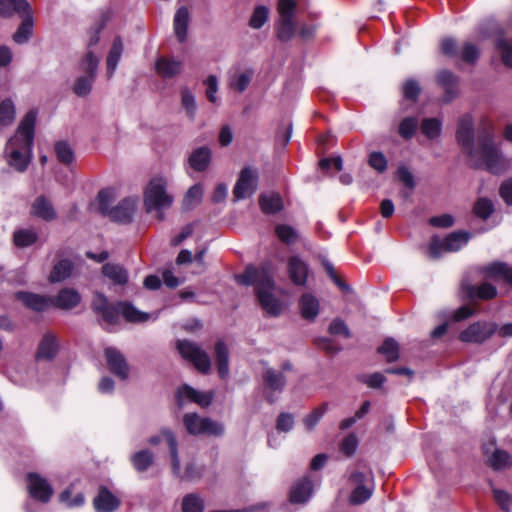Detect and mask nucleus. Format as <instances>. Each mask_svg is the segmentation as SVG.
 Here are the masks:
<instances>
[{
  "label": "nucleus",
  "mask_w": 512,
  "mask_h": 512,
  "mask_svg": "<svg viewBox=\"0 0 512 512\" xmlns=\"http://www.w3.org/2000/svg\"><path fill=\"white\" fill-rule=\"evenodd\" d=\"M456 140L467 154L471 166L486 169L496 175L504 173L510 167V160L503 155L491 131H479L475 139L474 121L470 114L459 118Z\"/></svg>",
  "instance_id": "1"
},
{
  "label": "nucleus",
  "mask_w": 512,
  "mask_h": 512,
  "mask_svg": "<svg viewBox=\"0 0 512 512\" xmlns=\"http://www.w3.org/2000/svg\"><path fill=\"white\" fill-rule=\"evenodd\" d=\"M37 112L30 110L21 120L17 131L6 144L8 164L19 172H24L32 158Z\"/></svg>",
  "instance_id": "2"
},
{
  "label": "nucleus",
  "mask_w": 512,
  "mask_h": 512,
  "mask_svg": "<svg viewBox=\"0 0 512 512\" xmlns=\"http://www.w3.org/2000/svg\"><path fill=\"white\" fill-rule=\"evenodd\" d=\"M238 283L255 287V292L263 310L271 315L278 316L282 311V304L273 295L274 280L271 268L264 264L260 267L249 265L245 271L235 276Z\"/></svg>",
  "instance_id": "3"
},
{
  "label": "nucleus",
  "mask_w": 512,
  "mask_h": 512,
  "mask_svg": "<svg viewBox=\"0 0 512 512\" xmlns=\"http://www.w3.org/2000/svg\"><path fill=\"white\" fill-rule=\"evenodd\" d=\"M93 311L101 316L108 324H115L122 315L128 322H145L149 319L147 313L137 310L127 302H119L115 305L108 302L107 297L101 292H95L91 302Z\"/></svg>",
  "instance_id": "4"
},
{
  "label": "nucleus",
  "mask_w": 512,
  "mask_h": 512,
  "mask_svg": "<svg viewBox=\"0 0 512 512\" xmlns=\"http://www.w3.org/2000/svg\"><path fill=\"white\" fill-rule=\"evenodd\" d=\"M168 181L163 176L150 179L144 190V206L147 212L156 211L157 217L162 220V211L172 206L174 197L167 191Z\"/></svg>",
  "instance_id": "5"
},
{
  "label": "nucleus",
  "mask_w": 512,
  "mask_h": 512,
  "mask_svg": "<svg viewBox=\"0 0 512 512\" xmlns=\"http://www.w3.org/2000/svg\"><path fill=\"white\" fill-rule=\"evenodd\" d=\"M293 371L290 361H285L279 369L266 367L262 372L263 396L270 404L275 403L285 389L287 373Z\"/></svg>",
  "instance_id": "6"
},
{
  "label": "nucleus",
  "mask_w": 512,
  "mask_h": 512,
  "mask_svg": "<svg viewBox=\"0 0 512 512\" xmlns=\"http://www.w3.org/2000/svg\"><path fill=\"white\" fill-rule=\"evenodd\" d=\"M297 3L295 0H279L277 11L279 19L275 23V32L277 39L281 42H288L296 33V23L294 21Z\"/></svg>",
  "instance_id": "7"
},
{
  "label": "nucleus",
  "mask_w": 512,
  "mask_h": 512,
  "mask_svg": "<svg viewBox=\"0 0 512 512\" xmlns=\"http://www.w3.org/2000/svg\"><path fill=\"white\" fill-rule=\"evenodd\" d=\"M111 191L101 190L98 193L99 207L104 213H108L110 218L116 222L128 223L132 220L136 202L132 198H125L117 206L109 210Z\"/></svg>",
  "instance_id": "8"
},
{
  "label": "nucleus",
  "mask_w": 512,
  "mask_h": 512,
  "mask_svg": "<svg viewBox=\"0 0 512 512\" xmlns=\"http://www.w3.org/2000/svg\"><path fill=\"white\" fill-rule=\"evenodd\" d=\"M99 58L91 51H88L80 62V69L85 73L79 76L73 86L74 93L79 97L87 96L97 76Z\"/></svg>",
  "instance_id": "9"
},
{
  "label": "nucleus",
  "mask_w": 512,
  "mask_h": 512,
  "mask_svg": "<svg viewBox=\"0 0 512 512\" xmlns=\"http://www.w3.org/2000/svg\"><path fill=\"white\" fill-rule=\"evenodd\" d=\"M469 238L470 234L464 231L452 232L444 239L434 236L429 244V255L438 259L443 252H457L468 243Z\"/></svg>",
  "instance_id": "10"
},
{
  "label": "nucleus",
  "mask_w": 512,
  "mask_h": 512,
  "mask_svg": "<svg viewBox=\"0 0 512 512\" xmlns=\"http://www.w3.org/2000/svg\"><path fill=\"white\" fill-rule=\"evenodd\" d=\"M162 433L166 438L169 448L173 475L181 480H194L199 478L201 476V469L194 463H189L185 468V472L182 473L176 437L171 430H163Z\"/></svg>",
  "instance_id": "11"
},
{
  "label": "nucleus",
  "mask_w": 512,
  "mask_h": 512,
  "mask_svg": "<svg viewBox=\"0 0 512 512\" xmlns=\"http://www.w3.org/2000/svg\"><path fill=\"white\" fill-rule=\"evenodd\" d=\"M183 424L191 435L207 434L221 436L224 434V425L208 417H200L197 413H186L183 416Z\"/></svg>",
  "instance_id": "12"
},
{
  "label": "nucleus",
  "mask_w": 512,
  "mask_h": 512,
  "mask_svg": "<svg viewBox=\"0 0 512 512\" xmlns=\"http://www.w3.org/2000/svg\"><path fill=\"white\" fill-rule=\"evenodd\" d=\"M177 349L180 355L185 360L191 362L198 371L204 374L210 372L211 359L207 352L197 343L189 340H179L177 342Z\"/></svg>",
  "instance_id": "13"
},
{
  "label": "nucleus",
  "mask_w": 512,
  "mask_h": 512,
  "mask_svg": "<svg viewBox=\"0 0 512 512\" xmlns=\"http://www.w3.org/2000/svg\"><path fill=\"white\" fill-rule=\"evenodd\" d=\"M497 325L492 322H475L464 329L459 339L465 343L481 344L488 340L496 331Z\"/></svg>",
  "instance_id": "14"
},
{
  "label": "nucleus",
  "mask_w": 512,
  "mask_h": 512,
  "mask_svg": "<svg viewBox=\"0 0 512 512\" xmlns=\"http://www.w3.org/2000/svg\"><path fill=\"white\" fill-rule=\"evenodd\" d=\"M257 183V172L250 167L243 168L233 189L234 199L239 201L251 197L257 189Z\"/></svg>",
  "instance_id": "15"
},
{
  "label": "nucleus",
  "mask_w": 512,
  "mask_h": 512,
  "mask_svg": "<svg viewBox=\"0 0 512 512\" xmlns=\"http://www.w3.org/2000/svg\"><path fill=\"white\" fill-rule=\"evenodd\" d=\"M28 491L32 498L47 503L53 495V488L50 483L37 473L27 474Z\"/></svg>",
  "instance_id": "16"
},
{
  "label": "nucleus",
  "mask_w": 512,
  "mask_h": 512,
  "mask_svg": "<svg viewBox=\"0 0 512 512\" xmlns=\"http://www.w3.org/2000/svg\"><path fill=\"white\" fill-rule=\"evenodd\" d=\"M104 355L110 372L119 379L126 380L129 377V365L125 356L115 347L105 348Z\"/></svg>",
  "instance_id": "17"
},
{
  "label": "nucleus",
  "mask_w": 512,
  "mask_h": 512,
  "mask_svg": "<svg viewBox=\"0 0 512 512\" xmlns=\"http://www.w3.org/2000/svg\"><path fill=\"white\" fill-rule=\"evenodd\" d=\"M15 297L20 300L25 307L34 312H44L51 307V297L48 296L19 291L15 294Z\"/></svg>",
  "instance_id": "18"
},
{
  "label": "nucleus",
  "mask_w": 512,
  "mask_h": 512,
  "mask_svg": "<svg viewBox=\"0 0 512 512\" xmlns=\"http://www.w3.org/2000/svg\"><path fill=\"white\" fill-rule=\"evenodd\" d=\"M177 398L180 406L182 401L187 399L201 407H208L212 403L213 392H200L189 385H184L178 389Z\"/></svg>",
  "instance_id": "19"
},
{
  "label": "nucleus",
  "mask_w": 512,
  "mask_h": 512,
  "mask_svg": "<svg viewBox=\"0 0 512 512\" xmlns=\"http://www.w3.org/2000/svg\"><path fill=\"white\" fill-rule=\"evenodd\" d=\"M438 84L444 89L443 101L451 102L458 95L459 78L449 70H442L436 76Z\"/></svg>",
  "instance_id": "20"
},
{
  "label": "nucleus",
  "mask_w": 512,
  "mask_h": 512,
  "mask_svg": "<svg viewBox=\"0 0 512 512\" xmlns=\"http://www.w3.org/2000/svg\"><path fill=\"white\" fill-rule=\"evenodd\" d=\"M80 302L81 295L73 288H63L55 297H51V306L61 310H72Z\"/></svg>",
  "instance_id": "21"
},
{
  "label": "nucleus",
  "mask_w": 512,
  "mask_h": 512,
  "mask_svg": "<svg viewBox=\"0 0 512 512\" xmlns=\"http://www.w3.org/2000/svg\"><path fill=\"white\" fill-rule=\"evenodd\" d=\"M59 350V341L57 336L52 332L43 335L37 350V358L44 360H52L56 357Z\"/></svg>",
  "instance_id": "22"
},
{
  "label": "nucleus",
  "mask_w": 512,
  "mask_h": 512,
  "mask_svg": "<svg viewBox=\"0 0 512 512\" xmlns=\"http://www.w3.org/2000/svg\"><path fill=\"white\" fill-rule=\"evenodd\" d=\"M31 214L44 221H52L57 216L52 202L42 195L38 196L32 203Z\"/></svg>",
  "instance_id": "23"
},
{
  "label": "nucleus",
  "mask_w": 512,
  "mask_h": 512,
  "mask_svg": "<svg viewBox=\"0 0 512 512\" xmlns=\"http://www.w3.org/2000/svg\"><path fill=\"white\" fill-rule=\"evenodd\" d=\"M119 505V499L105 487L100 488L94 499V507L97 512H114Z\"/></svg>",
  "instance_id": "24"
},
{
  "label": "nucleus",
  "mask_w": 512,
  "mask_h": 512,
  "mask_svg": "<svg viewBox=\"0 0 512 512\" xmlns=\"http://www.w3.org/2000/svg\"><path fill=\"white\" fill-rule=\"evenodd\" d=\"M465 296L471 300L479 298L483 300L492 299L497 294V289L490 283H482L479 286L471 284H462Z\"/></svg>",
  "instance_id": "25"
},
{
  "label": "nucleus",
  "mask_w": 512,
  "mask_h": 512,
  "mask_svg": "<svg viewBox=\"0 0 512 512\" xmlns=\"http://www.w3.org/2000/svg\"><path fill=\"white\" fill-rule=\"evenodd\" d=\"M288 274L294 284L301 286L305 285L308 267L299 257L292 256L288 261Z\"/></svg>",
  "instance_id": "26"
},
{
  "label": "nucleus",
  "mask_w": 512,
  "mask_h": 512,
  "mask_svg": "<svg viewBox=\"0 0 512 512\" xmlns=\"http://www.w3.org/2000/svg\"><path fill=\"white\" fill-rule=\"evenodd\" d=\"M212 152L211 149L203 146L199 147L190 154L188 163L191 168L197 172L205 171L211 162Z\"/></svg>",
  "instance_id": "27"
},
{
  "label": "nucleus",
  "mask_w": 512,
  "mask_h": 512,
  "mask_svg": "<svg viewBox=\"0 0 512 512\" xmlns=\"http://www.w3.org/2000/svg\"><path fill=\"white\" fill-rule=\"evenodd\" d=\"M313 492L312 481L305 477L295 483L290 492V501L296 504H302L309 500Z\"/></svg>",
  "instance_id": "28"
},
{
  "label": "nucleus",
  "mask_w": 512,
  "mask_h": 512,
  "mask_svg": "<svg viewBox=\"0 0 512 512\" xmlns=\"http://www.w3.org/2000/svg\"><path fill=\"white\" fill-rule=\"evenodd\" d=\"M19 16L22 18V21L13 35V40L17 44H24L28 42L32 35L34 20L31 13V9H29L26 12H23L22 15Z\"/></svg>",
  "instance_id": "29"
},
{
  "label": "nucleus",
  "mask_w": 512,
  "mask_h": 512,
  "mask_svg": "<svg viewBox=\"0 0 512 512\" xmlns=\"http://www.w3.org/2000/svg\"><path fill=\"white\" fill-rule=\"evenodd\" d=\"M183 64L180 60L160 57L157 59L155 68L157 73L163 78H172L179 74L182 70Z\"/></svg>",
  "instance_id": "30"
},
{
  "label": "nucleus",
  "mask_w": 512,
  "mask_h": 512,
  "mask_svg": "<svg viewBox=\"0 0 512 512\" xmlns=\"http://www.w3.org/2000/svg\"><path fill=\"white\" fill-rule=\"evenodd\" d=\"M215 358L218 374L220 378L225 379L229 374V350L222 340L215 344Z\"/></svg>",
  "instance_id": "31"
},
{
  "label": "nucleus",
  "mask_w": 512,
  "mask_h": 512,
  "mask_svg": "<svg viewBox=\"0 0 512 512\" xmlns=\"http://www.w3.org/2000/svg\"><path fill=\"white\" fill-rule=\"evenodd\" d=\"M123 53V43L121 37L117 36L114 38L112 46L107 56V77L108 79L112 78L118 63L121 59Z\"/></svg>",
  "instance_id": "32"
},
{
  "label": "nucleus",
  "mask_w": 512,
  "mask_h": 512,
  "mask_svg": "<svg viewBox=\"0 0 512 512\" xmlns=\"http://www.w3.org/2000/svg\"><path fill=\"white\" fill-rule=\"evenodd\" d=\"M301 315L306 320H314L319 313V301L310 293L302 295L299 301Z\"/></svg>",
  "instance_id": "33"
},
{
  "label": "nucleus",
  "mask_w": 512,
  "mask_h": 512,
  "mask_svg": "<svg viewBox=\"0 0 512 512\" xmlns=\"http://www.w3.org/2000/svg\"><path fill=\"white\" fill-rule=\"evenodd\" d=\"M259 205L265 214H276L283 209L282 198L276 193L260 195Z\"/></svg>",
  "instance_id": "34"
},
{
  "label": "nucleus",
  "mask_w": 512,
  "mask_h": 512,
  "mask_svg": "<svg viewBox=\"0 0 512 512\" xmlns=\"http://www.w3.org/2000/svg\"><path fill=\"white\" fill-rule=\"evenodd\" d=\"M189 12L186 7H180L174 16V31L179 42H184L187 36Z\"/></svg>",
  "instance_id": "35"
},
{
  "label": "nucleus",
  "mask_w": 512,
  "mask_h": 512,
  "mask_svg": "<svg viewBox=\"0 0 512 512\" xmlns=\"http://www.w3.org/2000/svg\"><path fill=\"white\" fill-rule=\"evenodd\" d=\"M102 273L114 284L124 285L128 281V273L124 267L114 263H107L102 267Z\"/></svg>",
  "instance_id": "36"
},
{
  "label": "nucleus",
  "mask_w": 512,
  "mask_h": 512,
  "mask_svg": "<svg viewBox=\"0 0 512 512\" xmlns=\"http://www.w3.org/2000/svg\"><path fill=\"white\" fill-rule=\"evenodd\" d=\"M29 9L31 8L26 0H0V15L4 17L11 16L13 13L22 15Z\"/></svg>",
  "instance_id": "37"
},
{
  "label": "nucleus",
  "mask_w": 512,
  "mask_h": 512,
  "mask_svg": "<svg viewBox=\"0 0 512 512\" xmlns=\"http://www.w3.org/2000/svg\"><path fill=\"white\" fill-rule=\"evenodd\" d=\"M73 271V264L71 261L64 259L57 262L49 275V281L52 283H58L64 281L70 277Z\"/></svg>",
  "instance_id": "38"
},
{
  "label": "nucleus",
  "mask_w": 512,
  "mask_h": 512,
  "mask_svg": "<svg viewBox=\"0 0 512 512\" xmlns=\"http://www.w3.org/2000/svg\"><path fill=\"white\" fill-rule=\"evenodd\" d=\"M131 463L136 471L145 472L154 463V454L148 449L140 450L131 456Z\"/></svg>",
  "instance_id": "39"
},
{
  "label": "nucleus",
  "mask_w": 512,
  "mask_h": 512,
  "mask_svg": "<svg viewBox=\"0 0 512 512\" xmlns=\"http://www.w3.org/2000/svg\"><path fill=\"white\" fill-rule=\"evenodd\" d=\"M203 198V188L200 184L191 186L186 192L183 200L182 207L184 210H191L195 208Z\"/></svg>",
  "instance_id": "40"
},
{
  "label": "nucleus",
  "mask_w": 512,
  "mask_h": 512,
  "mask_svg": "<svg viewBox=\"0 0 512 512\" xmlns=\"http://www.w3.org/2000/svg\"><path fill=\"white\" fill-rule=\"evenodd\" d=\"M16 116V107L10 98L0 102V126H10Z\"/></svg>",
  "instance_id": "41"
},
{
  "label": "nucleus",
  "mask_w": 512,
  "mask_h": 512,
  "mask_svg": "<svg viewBox=\"0 0 512 512\" xmlns=\"http://www.w3.org/2000/svg\"><path fill=\"white\" fill-rule=\"evenodd\" d=\"M253 72L250 70L236 72L229 79V86L237 92H244L250 84Z\"/></svg>",
  "instance_id": "42"
},
{
  "label": "nucleus",
  "mask_w": 512,
  "mask_h": 512,
  "mask_svg": "<svg viewBox=\"0 0 512 512\" xmlns=\"http://www.w3.org/2000/svg\"><path fill=\"white\" fill-rule=\"evenodd\" d=\"M486 273L491 277H502L512 285V267H509L506 263H492L486 267Z\"/></svg>",
  "instance_id": "43"
},
{
  "label": "nucleus",
  "mask_w": 512,
  "mask_h": 512,
  "mask_svg": "<svg viewBox=\"0 0 512 512\" xmlns=\"http://www.w3.org/2000/svg\"><path fill=\"white\" fill-rule=\"evenodd\" d=\"M56 157L59 162L69 165L74 161V151L66 141H58L54 147Z\"/></svg>",
  "instance_id": "44"
},
{
  "label": "nucleus",
  "mask_w": 512,
  "mask_h": 512,
  "mask_svg": "<svg viewBox=\"0 0 512 512\" xmlns=\"http://www.w3.org/2000/svg\"><path fill=\"white\" fill-rule=\"evenodd\" d=\"M377 350L378 353L385 356L388 362L396 361L399 358V345L393 338H387Z\"/></svg>",
  "instance_id": "45"
},
{
  "label": "nucleus",
  "mask_w": 512,
  "mask_h": 512,
  "mask_svg": "<svg viewBox=\"0 0 512 512\" xmlns=\"http://www.w3.org/2000/svg\"><path fill=\"white\" fill-rule=\"evenodd\" d=\"M181 105L186 111L187 116L193 119L197 110L196 99L192 91L187 87L181 89Z\"/></svg>",
  "instance_id": "46"
},
{
  "label": "nucleus",
  "mask_w": 512,
  "mask_h": 512,
  "mask_svg": "<svg viewBox=\"0 0 512 512\" xmlns=\"http://www.w3.org/2000/svg\"><path fill=\"white\" fill-rule=\"evenodd\" d=\"M473 211L478 218L486 220L494 212V204L490 199L481 197L475 202Z\"/></svg>",
  "instance_id": "47"
},
{
  "label": "nucleus",
  "mask_w": 512,
  "mask_h": 512,
  "mask_svg": "<svg viewBox=\"0 0 512 512\" xmlns=\"http://www.w3.org/2000/svg\"><path fill=\"white\" fill-rule=\"evenodd\" d=\"M442 123L438 118H427L422 121L421 132L429 139L437 138L441 133Z\"/></svg>",
  "instance_id": "48"
},
{
  "label": "nucleus",
  "mask_w": 512,
  "mask_h": 512,
  "mask_svg": "<svg viewBox=\"0 0 512 512\" xmlns=\"http://www.w3.org/2000/svg\"><path fill=\"white\" fill-rule=\"evenodd\" d=\"M14 243L18 247H27L37 241V233L32 229H22L14 233Z\"/></svg>",
  "instance_id": "49"
},
{
  "label": "nucleus",
  "mask_w": 512,
  "mask_h": 512,
  "mask_svg": "<svg viewBox=\"0 0 512 512\" xmlns=\"http://www.w3.org/2000/svg\"><path fill=\"white\" fill-rule=\"evenodd\" d=\"M269 9L264 5L255 7L249 20V26L253 29H260L268 20Z\"/></svg>",
  "instance_id": "50"
},
{
  "label": "nucleus",
  "mask_w": 512,
  "mask_h": 512,
  "mask_svg": "<svg viewBox=\"0 0 512 512\" xmlns=\"http://www.w3.org/2000/svg\"><path fill=\"white\" fill-rule=\"evenodd\" d=\"M418 128V119L416 117L404 118L398 128V133L403 139H411Z\"/></svg>",
  "instance_id": "51"
},
{
  "label": "nucleus",
  "mask_w": 512,
  "mask_h": 512,
  "mask_svg": "<svg viewBox=\"0 0 512 512\" xmlns=\"http://www.w3.org/2000/svg\"><path fill=\"white\" fill-rule=\"evenodd\" d=\"M512 463L511 456L504 450L496 449L490 459V465L495 470L508 468Z\"/></svg>",
  "instance_id": "52"
},
{
  "label": "nucleus",
  "mask_w": 512,
  "mask_h": 512,
  "mask_svg": "<svg viewBox=\"0 0 512 512\" xmlns=\"http://www.w3.org/2000/svg\"><path fill=\"white\" fill-rule=\"evenodd\" d=\"M203 509V500L197 494H187L182 500L183 512H202Z\"/></svg>",
  "instance_id": "53"
},
{
  "label": "nucleus",
  "mask_w": 512,
  "mask_h": 512,
  "mask_svg": "<svg viewBox=\"0 0 512 512\" xmlns=\"http://www.w3.org/2000/svg\"><path fill=\"white\" fill-rule=\"evenodd\" d=\"M496 48L501 54L503 63L508 67H512V42L500 37L496 42Z\"/></svg>",
  "instance_id": "54"
},
{
  "label": "nucleus",
  "mask_w": 512,
  "mask_h": 512,
  "mask_svg": "<svg viewBox=\"0 0 512 512\" xmlns=\"http://www.w3.org/2000/svg\"><path fill=\"white\" fill-rule=\"evenodd\" d=\"M373 494V488H369L365 485H358L352 491L350 495V503L354 505H359L366 502Z\"/></svg>",
  "instance_id": "55"
},
{
  "label": "nucleus",
  "mask_w": 512,
  "mask_h": 512,
  "mask_svg": "<svg viewBox=\"0 0 512 512\" xmlns=\"http://www.w3.org/2000/svg\"><path fill=\"white\" fill-rule=\"evenodd\" d=\"M277 237L286 244L294 243L297 240V232L289 225L280 224L275 228Z\"/></svg>",
  "instance_id": "56"
},
{
  "label": "nucleus",
  "mask_w": 512,
  "mask_h": 512,
  "mask_svg": "<svg viewBox=\"0 0 512 512\" xmlns=\"http://www.w3.org/2000/svg\"><path fill=\"white\" fill-rule=\"evenodd\" d=\"M327 409L328 403H323L304 418V424L307 430H312L317 425V423L326 413Z\"/></svg>",
  "instance_id": "57"
},
{
  "label": "nucleus",
  "mask_w": 512,
  "mask_h": 512,
  "mask_svg": "<svg viewBox=\"0 0 512 512\" xmlns=\"http://www.w3.org/2000/svg\"><path fill=\"white\" fill-rule=\"evenodd\" d=\"M458 54L460 55V58L464 62L473 64L479 58L480 52L476 45H474L473 43H470V42H466V43H464L460 53H458Z\"/></svg>",
  "instance_id": "58"
},
{
  "label": "nucleus",
  "mask_w": 512,
  "mask_h": 512,
  "mask_svg": "<svg viewBox=\"0 0 512 512\" xmlns=\"http://www.w3.org/2000/svg\"><path fill=\"white\" fill-rule=\"evenodd\" d=\"M368 163L378 173L385 172L388 166V161L382 152H372L369 155Z\"/></svg>",
  "instance_id": "59"
},
{
  "label": "nucleus",
  "mask_w": 512,
  "mask_h": 512,
  "mask_svg": "<svg viewBox=\"0 0 512 512\" xmlns=\"http://www.w3.org/2000/svg\"><path fill=\"white\" fill-rule=\"evenodd\" d=\"M204 84L206 86V97L209 102L217 103V92H218V78L215 75H209Z\"/></svg>",
  "instance_id": "60"
},
{
  "label": "nucleus",
  "mask_w": 512,
  "mask_h": 512,
  "mask_svg": "<svg viewBox=\"0 0 512 512\" xmlns=\"http://www.w3.org/2000/svg\"><path fill=\"white\" fill-rule=\"evenodd\" d=\"M294 427V417L290 413L282 412L276 420V429L279 432L287 433Z\"/></svg>",
  "instance_id": "61"
},
{
  "label": "nucleus",
  "mask_w": 512,
  "mask_h": 512,
  "mask_svg": "<svg viewBox=\"0 0 512 512\" xmlns=\"http://www.w3.org/2000/svg\"><path fill=\"white\" fill-rule=\"evenodd\" d=\"M60 502L65 504L67 507H79L84 504V496L81 493H78L75 495L73 499H71V490L66 489L64 490L60 496Z\"/></svg>",
  "instance_id": "62"
},
{
  "label": "nucleus",
  "mask_w": 512,
  "mask_h": 512,
  "mask_svg": "<svg viewBox=\"0 0 512 512\" xmlns=\"http://www.w3.org/2000/svg\"><path fill=\"white\" fill-rule=\"evenodd\" d=\"M493 496H494V499L497 502V504L500 506V508L504 512H509L510 511V500H511V497H510V495L506 491L494 488L493 489Z\"/></svg>",
  "instance_id": "63"
},
{
  "label": "nucleus",
  "mask_w": 512,
  "mask_h": 512,
  "mask_svg": "<svg viewBox=\"0 0 512 512\" xmlns=\"http://www.w3.org/2000/svg\"><path fill=\"white\" fill-rule=\"evenodd\" d=\"M499 194L507 205H512V178L502 182L499 188Z\"/></svg>",
  "instance_id": "64"
}]
</instances>
